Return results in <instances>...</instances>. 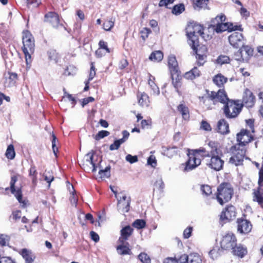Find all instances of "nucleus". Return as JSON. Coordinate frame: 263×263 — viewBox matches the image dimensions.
Listing matches in <instances>:
<instances>
[{
	"mask_svg": "<svg viewBox=\"0 0 263 263\" xmlns=\"http://www.w3.org/2000/svg\"><path fill=\"white\" fill-rule=\"evenodd\" d=\"M191 46L196 54V59L198 60V65L199 66L203 65L204 60L206 57V47L204 45H199L198 43L196 44L194 47L192 46Z\"/></svg>",
	"mask_w": 263,
	"mask_h": 263,
	"instance_id": "nucleus-12",
	"label": "nucleus"
},
{
	"mask_svg": "<svg viewBox=\"0 0 263 263\" xmlns=\"http://www.w3.org/2000/svg\"><path fill=\"white\" fill-rule=\"evenodd\" d=\"M203 28L201 25L190 23L186 28V35L188 37V43L190 46H194L198 43V36L201 35L203 38Z\"/></svg>",
	"mask_w": 263,
	"mask_h": 263,
	"instance_id": "nucleus-5",
	"label": "nucleus"
},
{
	"mask_svg": "<svg viewBox=\"0 0 263 263\" xmlns=\"http://www.w3.org/2000/svg\"><path fill=\"white\" fill-rule=\"evenodd\" d=\"M7 242V236L4 234H0V245L3 246H6Z\"/></svg>",
	"mask_w": 263,
	"mask_h": 263,
	"instance_id": "nucleus-61",
	"label": "nucleus"
},
{
	"mask_svg": "<svg viewBox=\"0 0 263 263\" xmlns=\"http://www.w3.org/2000/svg\"><path fill=\"white\" fill-rule=\"evenodd\" d=\"M240 50H242V56L245 62H247L249 60L250 58L252 56L253 50V49L248 45H242Z\"/></svg>",
	"mask_w": 263,
	"mask_h": 263,
	"instance_id": "nucleus-27",
	"label": "nucleus"
},
{
	"mask_svg": "<svg viewBox=\"0 0 263 263\" xmlns=\"http://www.w3.org/2000/svg\"><path fill=\"white\" fill-rule=\"evenodd\" d=\"M120 243L117 247V251L120 255H130L131 254L130 249L128 247V243L125 241H119Z\"/></svg>",
	"mask_w": 263,
	"mask_h": 263,
	"instance_id": "nucleus-24",
	"label": "nucleus"
},
{
	"mask_svg": "<svg viewBox=\"0 0 263 263\" xmlns=\"http://www.w3.org/2000/svg\"><path fill=\"white\" fill-rule=\"evenodd\" d=\"M26 3L28 8H35L39 6L41 0H26Z\"/></svg>",
	"mask_w": 263,
	"mask_h": 263,
	"instance_id": "nucleus-46",
	"label": "nucleus"
},
{
	"mask_svg": "<svg viewBox=\"0 0 263 263\" xmlns=\"http://www.w3.org/2000/svg\"><path fill=\"white\" fill-rule=\"evenodd\" d=\"M201 128L206 130V131H210L211 130V127L210 125L206 121H202L201 123Z\"/></svg>",
	"mask_w": 263,
	"mask_h": 263,
	"instance_id": "nucleus-59",
	"label": "nucleus"
},
{
	"mask_svg": "<svg viewBox=\"0 0 263 263\" xmlns=\"http://www.w3.org/2000/svg\"><path fill=\"white\" fill-rule=\"evenodd\" d=\"M192 228L189 227L185 229L183 232V236L185 238H189L191 235Z\"/></svg>",
	"mask_w": 263,
	"mask_h": 263,
	"instance_id": "nucleus-64",
	"label": "nucleus"
},
{
	"mask_svg": "<svg viewBox=\"0 0 263 263\" xmlns=\"http://www.w3.org/2000/svg\"><path fill=\"white\" fill-rule=\"evenodd\" d=\"M200 190L202 194H204L206 196L210 195L212 193L211 187L208 185H201Z\"/></svg>",
	"mask_w": 263,
	"mask_h": 263,
	"instance_id": "nucleus-50",
	"label": "nucleus"
},
{
	"mask_svg": "<svg viewBox=\"0 0 263 263\" xmlns=\"http://www.w3.org/2000/svg\"><path fill=\"white\" fill-rule=\"evenodd\" d=\"M94 152L91 151L85 156V160L80 164V166L86 172H96V167L93 162V155Z\"/></svg>",
	"mask_w": 263,
	"mask_h": 263,
	"instance_id": "nucleus-10",
	"label": "nucleus"
},
{
	"mask_svg": "<svg viewBox=\"0 0 263 263\" xmlns=\"http://www.w3.org/2000/svg\"><path fill=\"white\" fill-rule=\"evenodd\" d=\"M238 231L241 233H248L252 229L250 221L246 219H238Z\"/></svg>",
	"mask_w": 263,
	"mask_h": 263,
	"instance_id": "nucleus-19",
	"label": "nucleus"
},
{
	"mask_svg": "<svg viewBox=\"0 0 263 263\" xmlns=\"http://www.w3.org/2000/svg\"><path fill=\"white\" fill-rule=\"evenodd\" d=\"M242 50H239L236 52H235L234 54V59L238 61L239 63L245 62V60L243 59L242 56Z\"/></svg>",
	"mask_w": 263,
	"mask_h": 263,
	"instance_id": "nucleus-45",
	"label": "nucleus"
},
{
	"mask_svg": "<svg viewBox=\"0 0 263 263\" xmlns=\"http://www.w3.org/2000/svg\"><path fill=\"white\" fill-rule=\"evenodd\" d=\"M217 130L221 134L225 135L229 133L228 123L224 119H220L217 123Z\"/></svg>",
	"mask_w": 263,
	"mask_h": 263,
	"instance_id": "nucleus-22",
	"label": "nucleus"
},
{
	"mask_svg": "<svg viewBox=\"0 0 263 263\" xmlns=\"http://www.w3.org/2000/svg\"><path fill=\"white\" fill-rule=\"evenodd\" d=\"M147 164L155 167L157 165V161L154 155H151L147 159Z\"/></svg>",
	"mask_w": 263,
	"mask_h": 263,
	"instance_id": "nucleus-55",
	"label": "nucleus"
},
{
	"mask_svg": "<svg viewBox=\"0 0 263 263\" xmlns=\"http://www.w3.org/2000/svg\"><path fill=\"white\" fill-rule=\"evenodd\" d=\"M110 165L107 166L104 170H101L99 172V174L101 179L108 178L110 176Z\"/></svg>",
	"mask_w": 263,
	"mask_h": 263,
	"instance_id": "nucleus-39",
	"label": "nucleus"
},
{
	"mask_svg": "<svg viewBox=\"0 0 263 263\" xmlns=\"http://www.w3.org/2000/svg\"><path fill=\"white\" fill-rule=\"evenodd\" d=\"M15 151L14 149V146L13 145H9L7 149L6 152V156L7 158L9 159H13L15 157Z\"/></svg>",
	"mask_w": 263,
	"mask_h": 263,
	"instance_id": "nucleus-42",
	"label": "nucleus"
},
{
	"mask_svg": "<svg viewBox=\"0 0 263 263\" xmlns=\"http://www.w3.org/2000/svg\"><path fill=\"white\" fill-rule=\"evenodd\" d=\"M99 45L100 47L99 49H101L102 50H103L104 49V50H105L106 52L108 53L110 52L109 48L107 47V43H105V42H104L103 41H100L99 43Z\"/></svg>",
	"mask_w": 263,
	"mask_h": 263,
	"instance_id": "nucleus-60",
	"label": "nucleus"
},
{
	"mask_svg": "<svg viewBox=\"0 0 263 263\" xmlns=\"http://www.w3.org/2000/svg\"><path fill=\"white\" fill-rule=\"evenodd\" d=\"M230 61V58L229 57L224 55H220L218 57L217 59V62L218 64L221 65L228 63Z\"/></svg>",
	"mask_w": 263,
	"mask_h": 263,
	"instance_id": "nucleus-48",
	"label": "nucleus"
},
{
	"mask_svg": "<svg viewBox=\"0 0 263 263\" xmlns=\"http://www.w3.org/2000/svg\"><path fill=\"white\" fill-rule=\"evenodd\" d=\"M151 33V30L146 27L143 28L140 31L141 36L143 40H145Z\"/></svg>",
	"mask_w": 263,
	"mask_h": 263,
	"instance_id": "nucleus-52",
	"label": "nucleus"
},
{
	"mask_svg": "<svg viewBox=\"0 0 263 263\" xmlns=\"http://www.w3.org/2000/svg\"><path fill=\"white\" fill-rule=\"evenodd\" d=\"M208 146L210 150L206 151L209 152L208 157H211V159L207 160L206 164L211 168L216 170H220L223 164V161L221 160L219 156L218 151V143L215 141H210L208 143Z\"/></svg>",
	"mask_w": 263,
	"mask_h": 263,
	"instance_id": "nucleus-2",
	"label": "nucleus"
},
{
	"mask_svg": "<svg viewBox=\"0 0 263 263\" xmlns=\"http://www.w3.org/2000/svg\"><path fill=\"white\" fill-rule=\"evenodd\" d=\"M163 154L168 158H172L176 155L178 152V148L176 147H165L163 149Z\"/></svg>",
	"mask_w": 263,
	"mask_h": 263,
	"instance_id": "nucleus-36",
	"label": "nucleus"
},
{
	"mask_svg": "<svg viewBox=\"0 0 263 263\" xmlns=\"http://www.w3.org/2000/svg\"><path fill=\"white\" fill-rule=\"evenodd\" d=\"M48 58L50 60L53 61L55 63H57L59 59L58 53L55 50L50 49L48 52Z\"/></svg>",
	"mask_w": 263,
	"mask_h": 263,
	"instance_id": "nucleus-41",
	"label": "nucleus"
},
{
	"mask_svg": "<svg viewBox=\"0 0 263 263\" xmlns=\"http://www.w3.org/2000/svg\"><path fill=\"white\" fill-rule=\"evenodd\" d=\"M121 195L117 199V210L120 213L124 214L128 212L130 208V197L124 191H121L119 193Z\"/></svg>",
	"mask_w": 263,
	"mask_h": 263,
	"instance_id": "nucleus-9",
	"label": "nucleus"
},
{
	"mask_svg": "<svg viewBox=\"0 0 263 263\" xmlns=\"http://www.w3.org/2000/svg\"><path fill=\"white\" fill-rule=\"evenodd\" d=\"M208 0H196L194 2V8L197 10H200L202 9H209L208 6Z\"/></svg>",
	"mask_w": 263,
	"mask_h": 263,
	"instance_id": "nucleus-30",
	"label": "nucleus"
},
{
	"mask_svg": "<svg viewBox=\"0 0 263 263\" xmlns=\"http://www.w3.org/2000/svg\"><path fill=\"white\" fill-rule=\"evenodd\" d=\"M178 110L181 114L182 118L184 120H188L190 118L189 111L188 108L183 104H180L178 106Z\"/></svg>",
	"mask_w": 263,
	"mask_h": 263,
	"instance_id": "nucleus-34",
	"label": "nucleus"
},
{
	"mask_svg": "<svg viewBox=\"0 0 263 263\" xmlns=\"http://www.w3.org/2000/svg\"><path fill=\"white\" fill-rule=\"evenodd\" d=\"M45 21L49 23L53 27L58 28L63 26L60 23V19L58 14L52 12H49L45 16Z\"/></svg>",
	"mask_w": 263,
	"mask_h": 263,
	"instance_id": "nucleus-16",
	"label": "nucleus"
},
{
	"mask_svg": "<svg viewBox=\"0 0 263 263\" xmlns=\"http://www.w3.org/2000/svg\"><path fill=\"white\" fill-rule=\"evenodd\" d=\"M21 254L25 260V263H32L34 259V256L31 252L26 249H23L21 251Z\"/></svg>",
	"mask_w": 263,
	"mask_h": 263,
	"instance_id": "nucleus-29",
	"label": "nucleus"
},
{
	"mask_svg": "<svg viewBox=\"0 0 263 263\" xmlns=\"http://www.w3.org/2000/svg\"><path fill=\"white\" fill-rule=\"evenodd\" d=\"M232 250L234 255L240 258L243 257L248 252L247 248L241 244L238 245L236 244V246H234Z\"/></svg>",
	"mask_w": 263,
	"mask_h": 263,
	"instance_id": "nucleus-21",
	"label": "nucleus"
},
{
	"mask_svg": "<svg viewBox=\"0 0 263 263\" xmlns=\"http://www.w3.org/2000/svg\"><path fill=\"white\" fill-rule=\"evenodd\" d=\"M163 53L160 51H156L151 53L149 59L154 62H159L163 59Z\"/></svg>",
	"mask_w": 263,
	"mask_h": 263,
	"instance_id": "nucleus-38",
	"label": "nucleus"
},
{
	"mask_svg": "<svg viewBox=\"0 0 263 263\" xmlns=\"http://www.w3.org/2000/svg\"><path fill=\"white\" fill-rule=\"evenodd\" d=\"M184 10V6L183 4H179L175 5L172 10V13L176 15L181 13Z\"/></svg>",
	"mask_w": 263,
	"mask_h": 263,
	"instance_id": "nucleus-43",
	"label": "nucleus"
},
{
	"mask_svg": "<svg viewBox=\"0 0 263 263\" xmlns=\"http://www.w3.org/2000/svg\"><path fill=\"white\" fill-rule=\"evenodd\" d=\"M189 255L186 254L181 255L180 257L177 259V263H187Z\"/></svg>",
	"mask_w": 263,
	"mask_h": 263,
	"instance_id": "nucleus-58",
	"label": "nucleus"
},
{
	"mask_svg": "<svg viewBox=\"0 0 263 263\" xmlns=\"http://www.w3.org/2000/svg\"><path fill=\"white\" fill-rule=\"evenodd\" d=\"M17 180V177L15 176H13L11 177V181H10V188H11V191L12 194L14 195L15 197L17 198V200L19 201L20 203H22L23 204V205H25V203L24 201L22 200V192L20 189H18L17 190L15 189V183L16 182Z\"/></svg>",
	"mask_w": 263,
	"mask_h": 263,
	"instance_id": "nucleus-18",
	"label": "nucleus"
},
{
	"mask_svg": "<svg viewBox=\"0 0 263 263\" xmlns=\"http://www.w3.org/2000/svg\"><path fill=\"white\" fill-rule=\"evenodd\" d=\"M17 80V74L15 73H9V77L6 78L5 85L6 87H10L14 86Z\"/></svg>",
	"mask_w": 263,
	"mask_h": 263,
	"instance_id": "nucleus-32",
	"label": "nucleus"
},
{
	"mask_svg": "<svg viewBox=\"0 0 263 263\" xmlns=\"http://www.w3.org/2000/svg\"><path fill=\"white\" fill-rule=\"evenodd\" d=\"M221 250L218 246L214 247L209 252L210 257L213 259H216L220 255Z\"/></svg>",
	"mask_w": 263,
	"mask_h": 263,
	"instance_id": "nucleus-40",
	"label": "nucleus"
},
{
	"mask_svg": "<svg viewBox=\"0 0 263 263\" xmlns=\"http://www.w3.org/2000/svg\"><path fill=\"white\" fill-rule=\"evenodd\" d=\"M37 172L34 165H31L29 170V175L32 177V184L33 187H35L37 184Z\"/></svg>",
	"mask_w": 263,
	"mask_h": 263,
	"instance_id": "nucleus-35",
	"label": "nucleus"
},
{
	"mask_svg": "<svg viewBox=\"0 0 263 263\" xmlns=\"http://www.w3.org/2000/svg\"><path fill=\"white\" fill-rule=\"evenodd\" d=\"M235 208L233 205H229L225 208L220 215V219L222 220H231L236 217Z\"/></svg>",
	"mask_w": 263,
	"mask_h": 263,
	"instance_id": "nucleus-17",
	"label": "nucleus"
},
{
	"mask_svg": "<svg viewBox=\"0 0 263 263\" xmlns=\"http://www.w3.org/2000/svg\"><path fill=\"white\" fill-rule=\"evenodd\" d=\"M114 26V21L112 20L106 21L103 25V29L106 31H109Z\"/></svg>",
	"mask_w": 263,
	"mask_h": 263,
	"instance_id": "nucleus-47",
	"label": "nucleus"
},
{
	"mask_svg": "<svg viewBox=\"0 0 263 263\" xmlns=\"http://www.w3.org/2000/svg\"><path fill=\"white\" fill-rule=\"evenodd\" d=\"M226 20V16L223 14L217 15L211 21V26L217 32L220 33L227 30L233 31L236 30H241L240 27L235 26L229 23H224Z\"/></svg>",
	"mask_w": 263,
	"mask_h": 263,
	"instance_id": "nucleus-4",
	"label": "nucleus"
},
{
	"mask_svg": "<svg viewBox=\"0 0 263 263\" xmlns=\"http://www.w3.org/2000/svg\"><path fill=\"white\" fill-rule=\"evenodd\" d=\"M227 78L222 75L221 73L215 76L213 79V81L218 87H221L227 82Z\"/></svg>",
	"mask_w": 263,
	"mask_h": 263,
	"instance_id": "nucleus-33",
	"label": "nucleus"
},
{
	"mask_svg": "<svg viewBox=\"0 0 263 263\" xmlns=\"http://www.w3.org/2000/svg\"><path fill=\"white\" fill-rule=\"evenodd\" d=\"M233 190L229 183H222L217 188L216 198L218 202L222 205L232 198Z\"/></svg>",
	"mask_w": 263,
	"mask_h": 263,
	"instance_id": "nucleus-7",
	"label": "nucleus"
},
{
	"mask_svg": "<svg viewBox=\"0 0 263 263\" xmlns=\"http://www.w3.org/2000/svg\"><path fill=\"white\" fill-rule=\"evenodd\" d=\"M219 101L224 104V113L228 118H234L237 116L240 112L241 106H239L233 100H229L224 90H219L218 92L212 91L209 97L203 99V103L210 108V104L215 103Z\"/></svg>",
	"mask_w": 263,
	"mask_h": 263,
	"instance_id": "nucleus-1",
	"label": "nucleus"
},
{
	"mask_svg": "<svg viewBox=\"0 0 263 263\" xmlns=\"http://www.w3.org/2000/svg\"><path fill=\"white\" fill-rule=\"evenodd\" d=\"M125 159L127 161L132 164L138 161V157L137 156H133L130 154H128L126 156Z\"/></svg>",
	"mask_w": 263,
	"mask_h": 263,
	"instance_id": "nucleus-56",
	"label": "nucleus"
},
{
	"mask_svg": "<svg viewBox=\"0 0 263 263\" xmlns=\"http://www.w3.org/2000/svg\"><path fill=\"white\" fill-rule=\"evenodd\" d=\"M139 98V104L142 106L148 107L150 104V100L148 95L145 92L141 93L138 95Z\"/></svg>",
	"mask_w": 263,
	"mask_h": 263,
	"instance_id": "nucleus-28",
	"label": "nucleus"
},
{
	"mask_svg": "<svg viewBox=\"0 0 263 263\" xmlns=\"http://www.w3.org/2000/svg\"><path fill=\"white\" fill-rule=\"evenodd\" d=\"M122 134H123L122 138L115 141L114 143L111 144L110 145L109 149L110 151L118 149L120 147L121 144L124 143L126 141V140L128 139V138L129 136V133L126 130H123L122 132Z\"/></svg>",
	"mask_w": 263,
	"mask_h": 263,
	"instance_id": "nucleus-20",
	"label": "nucleus"
},
{
	"mask_svg": "<svg viewBox=\"0 0 263 263\" xmlns=\"http://www.w3.org/2000/svg\"><path fill=\"white\" fill-rule=\"evenodd\" d=\"M96 75L95 65L93 63L91 64V68L89 73L88 81H91Z\"/></svg>",
	"mask_w": 263,
	"mask_h": 263,
	"instance_id": "nucleus-57",
	"label": "nucleus"
},
{
	"mask_svg": "<svg viewBox=\"0 0 263 263\" xmlns=\"http://www.w3.org/2000/svg\"><path fill=\"white\" fill-rule=\"evenodd\" d=\"M168 65L171 71V73H177L178 71V63L176 59V57L174 55H170L168 59Z\"/></svg>",
	"mask_w": 263,
	"mask_h": 263,
	"instance_id": "nucleus-25",
	"label": "nucleus"
},
{
	"mask_svg": "<svg viewBox=\"0 0 263 263\" xmlns=\"http://www.w3.org/2000/svg\"><path fill=\"white\" fill-rule=\"evenodd\" d=\"M109 135V132L106 130L100 131L98 134L96 136L95 139L97 140H99L100 139L103 138Z\"/></svg>",
	"mask_w": 263,
	"mask_h": 263,
	"instance_id": "nucleus-54",
	"label": "nucleus"
},
{
	"mask_svg": "<svg viewBox=\"0 0 263 263\" xmlns=\"http://www.w3.org/2000/svg\"><path fill=\"white\" fill-rule=\"evenodd\" d=\"M145 221L143 219H137L133 223V226L138 229L144 228L145 226Z\"/></svg>",
	"mask_w": 263,
	"mask_h": 263,
	"instance_id": "nucleus-44",
	"label": "nucleus"
},
{
	"mask_svg": "<svg viewBox=\"0 0 263 263\" xmlns=\"http://www.w3.org/2000/svg\"><path fill=\"white\" fill-rule=\"evenodd\" d=\"M23 51L25 55L26 60L28 63V59L31 58V54L34 52V40L31 33L26 30L23 32Z\"/></svg>",
	"mask_w": 263,
	"mask_h": 263,
	"instance_id": "nucleus-6",
	"label": "nucleus"
},
{
	"mask_svg": "<svg viewBox=\"0 0 263 263\" xmlns=\"http://www.w3.org/2000/svg\"><path fill=\"white\" fill-rule=\"evenodd\" d=\"M189 159L186 163V166L184 168L185 171H190L195 168L201 164V157H206L209 156V152L206 153L205 148H200L199 149L192 150L189 152Z\"/></svg>",
	"mask_w": 263,
	"mask_h": 263,
	"instance_id": "nucleus-3",
	"label": "nucleus"
},
{
	"mask_svg": "<svg viewBox=\"0 0 263 263\" xmlns=\"http://www.w3.org/2000/svg\"><path fill=\"white\" fill-rule=\"evenodd\" d=\"M236 238L232 233L224 235L220 241L221 247L224 250H232L236 246Z\"/></svg>",
	"mask_w": 263,
	"mask_h": 263,
	"instance_id": "nucleus-11",
	"label": "nucleus"
},
{
	"mask_svg": "<svg viewBox=\"0 0 263 263\" xmlns=\"http://www.w3.org/2000/svg\"><path fill=\"white\" fill-rule=\"evenodd\" d=\"M171 78L172 80V84L178 92V88L181 86V76L180 75L179 72L177 71V73H172Z\"/></svg>",
	"mask_w": 263,
	"mask_h": 263,
	"instance_id": "nucleus-31",
	"label": "nucleus"
},
{
	"mask_svg": "<svg viewBox=\"0 0 263 263\" xmlns=\"http://www.w3.org/2000/svg\"><path fill=\"white\" fill-rule=\"evenodd\" d=\"M44 180L48 183V187H50L51 182L53 180L54 177L50 172H46L44 175Z\"/></svg>",
	"mask_w": 263,
	"mask_h": 263,
	"instance_id": "nucleus-51",
	"label": "nucleus"
},
{
	"mask_svg": "<svg viewBox=\"0 0 263 263\" xmlns=\"http://www.w3.org/2000/svg\"><path fill=\"white\" fill-rule=\"evenodd\" d=\"M245 147H241L240 145H235L231 148L232 156L229 162L236 166L242 165L246 154Z\"/></svg>",
	"mask_w": 263,
	"mask_h": 263,
	"instance_id": "nucleus-8",
	"label": "nucleus"
},
{
	"mask_svg": "<svg viewBox=\"0 0 263 263\" xmlns=\"http://www.w3.org/2000/svg\"><path fill=\"white\" fill-rule=\"evenodd\" d=\"M253 200L257 201L261 207L263 208V185L258 186L257 190L253 193Z\"/></svg>",
	"mask_w": 263,
	"mask_h": 263,
	"instance_id": "nucleus-23",
	"label": "nucleus"
},
{
	"mask_svg": "<svg viewBox=\"0 0 263 263\" xmlns=\"http://www.w3.org/2000/svg\"><path fill=\"white\" fill-rule=\"evenodd\" d=\"M138 258L142 263H151L149 257L144 253H140L138 256Z\"/></svg>",
	"mask_w": 263,
	"mask_h": 263,
	"instance_id": "nucleus-49",
	"label": "nucleus"
},
{
	"mask_svg": "<svg viewBox=\"0 0 263 263\" xmlns=\"http://www.w3.org/2000/svg\"><path fill=\"white\" fill-rule=\"evenodd\" d=\"M228 39L231 45L235 48L242 46L245 43L242 34L238 32L232 33L229 35Z\"/></svg>",
	"mask_w": 263,
	"mask_h": 263,
	"instance_id": "nucleus-13",
	"label": "nucleus"
},
{
	"mask_svg": "<svg viewBox=\"0 0 263 263\" xmlns=\"http://www.w3.org/2000/svg\"><path fill=\"white\" fill-rule=\"evenodd\" d=\"M58 140L56 137L53 135H52V148L53 150V152L55 156H57V153L58 150V148L57 146Z\"/></svg>",
	"mask_w": 263,
	"mask_h": 263,
	"instance_id": "nucleus-53",
	"label": "nucleus"
},
{
	"mask_svg": "<svg viewBox=\"0 0 263 263\" xmlns=\"http://www.w3.org/2000/svg\"><path fill=\"white\" fill-rule=\"evenodd\" d=\"M187 263H202V259L198 254L191 253L189 255Z\"/></svg>",
	"mask_w": 263,
	"mask_h": 263,
	"instance_id": "nucleus-37",
	"label": "nucleus"
},
{
	"mask_svg": "<svg viewBox=\"0 0 263 263\" xmlns=\"http://www.w3.org/2000/svg\"><path fill=\"white\" fill-rule=\"evenodd\" d=\"M253 139V137L250 132L247 130L242 129L237 134V141L241 147H245L247 144L250 142Z\"/></svg>",
	"mask_w": 263,
	"mask_h": 263,
	"instance_id": "nucleus-14",
	"label": "nucleus"
},
{
	"mask_svg": "<svg viewBox=\"0 0 263 263\" xmlns=\"http://www.w3.org/2000/svg\"><path fill=\"white\" fill-rule=\"evenodd\" d=\"M255 97L252 91L248 88H246L242 96V103L248 108L252 107L255 104Z\"/></svg>",
	"mask_w": 263,
	"mask_h": 263,
	"instance_id": "nucleus-15",
	"label": "nucleus"
},
{
	"mask_svg": "<svg viewBox=\"0 0 263 263\" xmlns=\"http://www.w3.org/2000/svg\"><path fill=\"white\" fill-rule=\"evenodd\" d=\"M258 186L263 185V164L259 172Z\"/></svg>",
	"mask_w": 263,
	"mask_h": 263,
	"instance_id": "nucleus-62",
	"label": "nucleus"
},
{
	"mask_svg": "<svg viewBox=\"0 0 263 263\" xmlns=\"http://www.w3.org/2000/svg\"><path fill=\"white\" fill-rule=\"evenodd\" d=\"M133 229L129 226H126L121 230V236L119 239V241H125L132 235Z\"/></svg>",
	"mask_w": 263,
	"mask_h": 263,
	"instance_id": "nucleus-26",
	"label": "nucleus"
},
{
	"mask_svg": "<svg viewBox=\"0 0 263 263\" xmlns=\"http://www.w3.org/2000/svg\"><path fill=\"white\" fill-rule=\"evenodd\" d=\"M0 263H15L14 261L10 257L3 256L0 259Z\"/></svg>",
	"mask_w": 263,
	"mask_h": 263,
	"instance_id": "nucleus-63",
	"label": "nucleus"
}]
</instances>
